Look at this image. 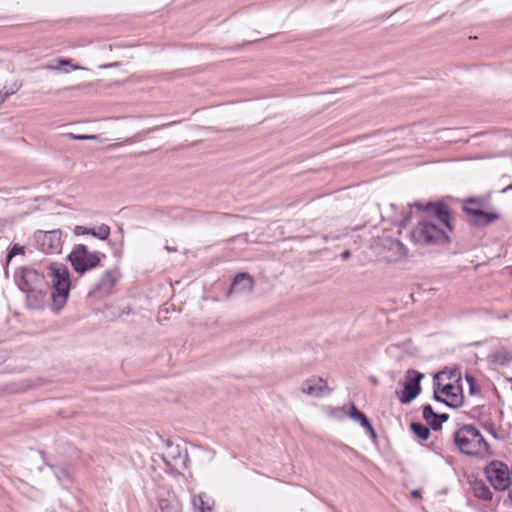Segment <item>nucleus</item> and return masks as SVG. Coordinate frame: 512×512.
I'll return each instance as SVG.
<instances>
[{
  "label": "nucleus",
  "instance_id": "obj_43",
  "mask_svg": "<svg viewBox=\"0 0 512 512\" xmlns=\"http://www.w3.org/2000/svg\"><path fill=\"white\" fill-rule=\"evenodd\" d=\"M8 95L9 93H5L3 96H0V102H4Z\"/></svg>",
  "mask_w": 512,
  "mask_h": 512
},
{
  "label": "nucleus",
  "instance_id": "obj_29",
  "mask_svg": "<svg viewBox=\"0 0 512 512\" xmlns=\"http://www.w3.org/2000/svg\"><path fill=\"white\" fill-rule=\"evenodd\" d=\"M467 205L482 209V207L484 206V200L481 198H468L463 201L462 208L464 209V207Z\"/></svg>",
  "mask_w": 512,
  "mask_h": 512
},
{
  "label": "nucleus",
  "instance_id": "obj_14",
  "mask_svg": "<svg viewBox=\"0 0 512 512\" xmlns=\"http://www.w3.org/2000/svg\"><path fill=\"white\" fill-rule=\"evenodd\" d=\"M26 294V305L30 309H40L44 305L47 287L33 288L23 291Z\"/></svg>",
  "mask_w": 512,
  "mask_h": 512
},
{
  "label": "nucleus",
  "instance_id": "obj_45",
  "mask_svg": "<svg viewBox=\"0 0 512 512\" xmlns=\"http://www.w3.org/2000/svg\"><path fill=\"white\" fill-rule=\"evenodd\" d=\"M371 381H372L374 384H376V383H377V380H376V378H375V377H372V378H371Z\"/></svg>",
  "mask_w": 512,
  "mask_h": 512
},
{
  "label": "nucleus",
  "instance_id": "obj_6",
  "mask_svg": "<svg viewBox=\"0 0 512 512\" xmlns=\"http://www.w3.org/2000/svg\"><path fill=\"white\" fill-rule=\"evenodd\" d=\"M163 459L168 466L180 472L188 468L189 455L186 443L181 440H167L165 450L163 451Z\"/></svg>",
  "mask_w": 512,
  "mask_h": 512
},
{
  "label": "nucleus",
  "instance_id": "obj_12",
  "mask_svg": "<svg viewBox=\"0 0 512 512\" xmlns=\"http://www.w3.org/2000/svg\"><path fill=\"white\" fill-rule=\"evenodd\" d=\"M254 287V280L249 273H239L237 274L227 292V297H231L234 294H249L252 292Z\"/></svg>",
  "mask_w": 512,
  "mask_h": 512
},
{
  "label": "nucleus",
  "instance_id": "obj_33",
  "mask_svg": "<svg viewBox=\"0 0 512 512\" xmlns=\"http://www.w3.org/2000/svg\"><path fill=\"white\" fill-rule=\"evenodd\" d=\"M484 409H485V406L473 407L470 410L469 415L471 418H479L482 415Z\"/></svg>",
  "mask_w": 512,
  "mask_h": 512
},
{
  "label": "nucleus",
  "instance_id": "obj_15",
  "mask_svg": "<svg viewBox=\"0 0 512 512\" xmlns=\"http://www.w3.org/2000/svg\"><path fill=\"white\" fill-rule=\"evenodd\" d=\"M348 415L354 421L358 422L372 438L377 437L376 431L369 418L363 412L358 410L354 404L351 405Z\"/></svg>",
  "mask_w": 512,
  "mask_h": 512
},
{
  "label": "nucleus",
  "instance_id": "obj_34",
  "mask_svg": "<svg viewBox=\"0 0 512 512\" xmlns=\"http://www.w3.org/2000/svg\"><path fill=\"white\" fill-rule=\"evenodd\" d=\"M74 234L77 235V236H79V235H90V228L77 225L74 228Z\"/></svg>",
  "mask_w": 512,
  "mask_h": 512
},
{
  "label": "nucleus",
  "instance_id": "obj_7",
  "mask_svg": "<svg viewBox=\"0 0 512 512\" xmlns=\"http://www.w3.org/2000/svg\"><path fill=\"white\" fill-rule=\"evenodd\" d=\"M424 378V374L416 370L409 369L406 372V381L403 385V390L399 395V401L402 404H407L413 401L421 392L420 382Z\"/></svg>",
  "mask_w": 512,
  "mask_h": 512
},
{
  "label": "nucleus",
  "instance_id": "obj_36",
  "mask_svg": "<svg viewBox=\"0 0 512 512\" xmlns=\"http://www.w3.org/2000/svg\"><path fill=\"white\" fill-rule=\"evenodd\" d=\"M411 214H412V213H411V210H409V211L405 214V216H404L403 220H401V221H400V224H399L401 227H405V226L409 223V221H410V219H411Z\"/></svg>",
  "mask_w": 512,
  "mask_h": 512
},
{
  "label": "nucleus",
  "instance_id": "obj_44",
  "mask_svg": "<svg viewBox=\"0 0 512 512\" xmlns=\"http://www.w3.org/2000/svg\"><path fill=\"white\" fill-rule=\"evenodd\" d=\"M444 372H441V374H443ZM439 375L440 373H437L435 376H434V381H436L438 378H439Z\"/></svg>",
  "mask_w": 512,
  "mask_h": 512
},
{
  "label": "nucleus",
  "instance_id": "obj_28",
  "mask_svg": "<svg viewBox=\"0 0 512 512\" xmlns=\"http://www.w3.org/2000/svg\"><path fill=\"white\" fill-rule=\"evenodd\" d=\"M449 419V414L447 413H441L437 416V422H433L432 424V430L439 431L442 429V425L444 422H446Z\"/></svg>",
  "mask_w": 512,
  "mask_h": 512
},
{
  "label": "nucleus",
  "instance_id": "obj_26",
  "mask_svg": "<svg viewBox=\"0 0 512 512\" xmlns=\"http://www.w3.org/2000/svg\"><path fill=\"white\" fill-rule=\"evenodd\" d=\"M438 413L434 412L431 405L426 404L423 406V418L427 422L428 426L432 429V423L437 422Z\"/></svg>",
  "mask_w": 512,
  "mask_h": 512
},
{
  "label": "nucleus",
  "instance_id": "obj_19",
  "mask_svg": "<svg viewBox=\"0 0 512 512\" xmlns=\"http://www.w3.org/2000/svg\"><path fill=\"white\" fill-rule=\"evenodd\" d=\"M180 504L174 495L168 493L166 497L159 495L158 512H179Z\"/></svg>",
  "mask_w": 512,
  "mask_h": 512
},
{
  "label": "nucleus",
  "instance_id": "obj_1",
  "mask_svg": "<svg viewBox=\"0 0 512 512\" xmlns=\"http://www.w3.org/2000/svg\"><path fill=\"white\" fill-rule=\"evenodd\" d=\"M454 444L465 455L485 458L492 455L491 447L481 432L473 425L458 428L453 434Z\"/></svg>",
  "mask_w": 512,
  "mask_h": 512
},
{
  "label": "nucleus",
  "instance_id": "obj_11",
  "mask_svg": "<svg viewBox=\"0 0 512 512\" xmlns=\"http://www.w3.org/2000/svg\"><path fill=\"white\" fill-rule=\"evenodd\" d=\"M464 213L471 218V223L478 227L487 226L500 218V214L496 212H485L481 208L465 206Z\"/></svg>",
  "mask_w": 512,
  "mask_h": 512
},
{
  "label": "nucleus",
  "instance_id": "obj_40",
  "mask_svg": "<svg viewBox=\"0 0 512 512\" xmlns=\"http://www.w3.org/2000/svg\"><path fill=\"white\" fill-rule=\"evenodd\" d=\"M465 378H466V381L468 382L469 385H471V383H475V380H474L473 376L466 375Z\"/></svg>",
  "mask_w": 512,
  "mask_h": 512
},
{
  "label": "nucleus",
  "instance_id": "obj_47",
  "mask_svg": "<svg viewBox=\"0 0 512 512\" xmlns=\"http://www.w3.org/2000/svg\"><path fill=\"white\" fill-rule=\"evenodd\" d=\"M110 65H101L100 68H106V67H109Z\"/></svg>",
  "mask_w": 512,
  "mask_h": 512
},
{
  "label": "nucleus",
  "instance_id": "obj_46",
  "mask_svg": "<svg viewBox=\"0 0 512 512\" xmlns=\"http://www.w3.org/2000/svg\"><path fill=\"white\" fill-rule=\"evenodd\" d=\"M413 495H414V496H418V495H419V492H418V491H413Z\"/></svg>",
  "mask_w": 512,
  "mask_h": 512
},
{
  "label": "nucleus",
  "instance_id": "obj_4",
  "mask_svg": "<svg viewBox=\"0 0 512 512\" xmlns=\"http://www.w3.org/2000/svg\"><path fill=\"white\" fill-rule=\"evenodd\" d=\"M484 474L494 490H508V498L512 502V470L504 462L492 460L485 466Z\"/></svg>",
  "mask_w": 512,
  "mask_h": 512
},
{
  "label": "nucleus",
  "instance_id": "obj_22",
  "mask_svg": "<svg viewBox=\"0 0 512 512\" xmlns=\"http://www.w3.org/2000/svg\"><path fill=\"white\" fill-rule=\"evenodd\" d=\"M440 384H437V388L434 390L433 399L437 402L443 403L450 408H458L462 405V398H455L452 400L445 399L439 395Z\"/></svg>",
  "mask_w": 512,
  "mask_h": 512
},
{
  "label": "nucleus",
  "instance_id": "obj_2",
  "mask_svg": "<svg viewBox=\"0 0 512 512\" xmlns=\"http://www.w3.org/2000/svg\"><path fill=\"white\" fill-rule=\"evenodd\" d=\"M50 274L52 277L51 298L53 307L58 311L66 304L71 281L70 273L63 264L53 263L50 266Z\"/></svg>",
  "mask_w": 512,
  "mask_h": 512
},
{
  "label": "nucleus",
  "instance_id": "obj_5",
  "mask_svg": "<svg viewBox=\"0 0 512 512\" xmlns=\"http://www.w3.org/2000/svg\"><path fill=\"white\" fill-rule=\"evenodd\" d=\"M105 254L99 252H89L84 244L76 245L68 256L73 269L84 274L86 271L97 267L104 258Z\"/></svg>",
  "mask_w": 512,
  "mask_h": 512
},
{
  "label": "nucleus",
  "instance_id": "obj_8",
  "mask_svg": "<svg viewBox=\"0 0 512 512\" xmlns=\"http://www.w3.org/2000/svg\"><path fill=\"white\" fill-rule=\"evenodd\" d=\"M61 230L37 231L35 233L36 242L44 253H58L62 247Z\"/></svg>",
  "mask_w": 512,
  "mask_h": 512
},
{
  "label": "nucleus",
  "instance_id": "obj_24",
  "mask_svg": "<svg viewBox=\"0 0 512 512\" xmlns=\"http://www.w3.org/2000/svg\"><path fill=\"white\" fill-rule=\"evenodd\" d=\"M198 498L200 502L198 512H212L214 500L204 493H200Z\"/></svg>",
  "mask_w": 512,
  "mask_h": 512
},
{
  "label": "nucleus",
  "instance_id": "obj_3",
  "mask_svg": "<svg viewBox=\"0 0 512 512\" xmlns=\"http://www.w3.org/2000/svg\"><path fill=\"white\" fill-rule=\"evenodd\" d=\"M410 237L419 245H442L451 241L448 231L430 221L419 222L411 231Z\"/></svg>",
  "mask_w": 512,
  "mask_h": 512
},
{
  "label": "nucleus",
  "instance_id": "obj_42",
  "mask_svg": "<svg viewBox=\"0 0 512 512\" xmlns=\"http://www.w3.org/2000/svg\"><path fill=\"white\" fill-rule=\"evenodd\" d=\"M81 88V85H76V86H72V87H65L63 90H73V89H79Z\"/></svg>",
  "mask_w": 512,
  "mask_h": 512
},
{
  "label": "nucleus",
  "instance_id": "obj_41",
  "mask_svg": "<svg viewBox=\"0 0 512 512\" xmlns=\"http://www.w3.org/2000/svg\"><path fill=\"white\" fill-rule=\"evenodd\" d=\"M512 190V183L502 189V193Z\"/></svg>",
  "mask_w": 512,
  "mask_h": 512
},
{
  "label": "nucleus",
  "instance_id": "obj_48",
  "mask_svg": "<svg viewBox=\"0 0 512 512\" xmlns=\"http://www.w3.org/2000/svg\"><path fill=\"white\" fill-rule=\"evenodd\" d=\"M46 512H56V511L53 509H48V510H46Z\"/></svg>",
  "mask_w": 512,
  "mask_h": 512
},
{
  "label": "nucleus",
  "instance_id": "obj_39",
  "mask_svg": "<svg viewBox=\"0 0 512 512\" xmlns=\"http://www.w3.org/2000/svg\"><path fill=\"white\" fill-rule=\"evenodd\" d=\"M44 68H45V69H47V70H51V71H57V70H59V68H58V67L53 66V65H50V64L45 65V66H44Z\"/></svg>",
  "mask_w": 512,
  "mask_h": 512
},
{
  "label": "nucleus",
  "instance_id": "obj_31",
  "mask_svg": "<svg viewBox=\"0 0 512 512\" xmlns=\"http://www.w3.org/2000/svg\"><path fill=\"white\" fill-rule=\"evenodd\" d=\"M59 65L70 66L72 70H85L86 68L71 63V59L59 58L57 60Z\"/></svg>",
  "mask_w": 512,
  "mask_h": 512
},
{
  "label": "nucleus",
  "instance_id": "obj_37",
  "mask_svg": "<svg viewBox=\"0 0 512 512\" xmlns=\"http://www.w3.org/2000/svg\"><path fill=\"white\" fill-rule=\"evenodd\" d=\"M469 391L471 394H474L475 392L479 391V388L476 387L475 383H471V385H469Z\"/></svg>",
  "mask_w": 512,
  "mask_h": 512
},
{
  "label": "nucleus",
  "instance_id": "obj_35",
  "mask_svg": "<svg viewBox=\"0 0 512 512\" xmlns=\"http://www.w3.org/2000/svg\"><path fill=\"white\" fill-rule=\"evenodd\" d=\"M484 428L485 430H487L488 432H490L495 438H497V432H496V428H495V425L493 422H486L484 423Z\"/></svg>",
  "mask_w": 512,
  "mask_h": 512
},
{
  "label": "nucleus",
  "instance_id": "obj_10",
  "mask_svg": "<svg viewBox=\"0 0 512 512\" xmlns=\"http://www.w3.org/2000/svg\"><path fill=\"white\" fill-rule=\"evenodd\" d=\"M18 286L21 291L47 287L45 278L37 270L30 267H24L21 269V278L18 281Z\"/></svg>",
  "mask_w": 512,
  "mask_h": 512
},
{
  "label": "nucleus",
  "instance_id": "obj_27",
  "mask_svg": "<svg viewBox=\"0 0 512 512\" xmlns=\"http://www.w3.org/2000/svg\"><path fill=\"white\" fill-rule=\"evenodd\" d=\"M55 475H56L57 479L59 480V482L64 486H66L67 484H69L71 482V476L64 469H58L57 471H55Z\"/></svg>",
  "mask_w": 512,
  "mask_h": 512
},
{
  "label": "nucleus",
  "instance_id": "obj_25",
  "mask_svg": "<svg viewBox=\"0 0 512 512\" xmlns=\"http://www.w3.org/2000/svg\"><path fill=\"white\" fill-rule=\"evenodd\" d=\"M90 235L100 240H106L110 235V227L106 224H102L97 228H90Z\"/></svg>",
  "mask_w": 512,
  "mask_h": 512
},
{
  "label": "nucleus",
  "instance_id": "obj_16",
  "mask_svg": "<svg viewBox=\"0 0 512 512\" xmlns=\"http://www.w3.org/2000/svg\"><path fill=\"white\" fill-rule=\"evenodd\" d=\"M118 273L116 270L106 271L96 285V290L109 294L117 282Z\"/></svg>",
  "mask_w": 512,
  "mask_h": 512
},
{
  "label": "nucleus",
  "instance_id": "obj_17",
  "mask_svg": "<svg viewBox=\"0 0 512 512\" xmlns=\"http://www.w3.org/2000/svg\"><path fill=\"white\" fill-rule=\"evenodd\" d=\"M488 359L493 364L507 366L512 362V351L501 347L490 353Z\"/></svg>",
  "mask_w": 512,
  "mask_h": 512
},
{
  "label": "nucleus",
  "instance_id": "obj_9",
  "mask_svg": "<svg viewBox=\"0 0 512 512\" xmlns=\"http://www.w3.org/2000/svg\"><path fill=\"white\" fill-rule=\"evenodd\" d=\"M414 206L421 211L434 215L445 226L448 232L453 231L452 215L446 204L442 202L415 203Z\"/></svg>",
  "mask_w": 512,
  "mask_h": 512
},
{
  "label": "nucleus",
  "instance_id": "obj_21",
  "mask_svg": "<svg viewBox=\"0 0 512 512\" xmlns=\"http://www.w3.org/2000/svg\"><path fill=\"white\" fill-rule=\"evenodd\" d=\"M410 429L415 434V436L422 441L428 440L431 435V428L420 422H412L410 424Z\"/></svg>",
  "mask_w": 512,
  "mask_h": 512
},
{
  "label": "nucleus",
  "instance_id": "obj_18",
  "mask_svg": "<svg viewBox=\"0 0 512 512\" xmlns=\"http://www.w3.org/2000/svg\"><path fill=\"white\" fill-rule=\"evenodd\" d=\"M471 489L473 492V495L481 499L483 501H491L493 498V493L490 490V488L482 481L475 479L474 481L470 482Z\"/></svg>",
  "mask_w": 512,
  "mask_h": 512
},
{
  "label": "nucleus",
  "instance_id": "obj_13",
  "mask_svg": "<svg viewBox=\"0 0 512 512\" xmlns=\"http://www.w3.org/2000/svg\"><path fill=\"white\" fill-rule=\"evenodd\" d=\"M301 391L309 396L321 397L325 393H329V388L322 378L312 377L302 383Z\"/></svg>",
  "mask_w": 512,
  "mask_h": 512
},
{
  "label": "nucleus",
  "instance_id": "obj_20",
  "mask_svg": "<svg viewBox=\"0 0 512 512\" xmlns=\"http://www.w3.org/2000/svg\"><path fill=\"white\" fill-rule=\"evenodd\" d=\"M387 242L389 250L394 252V260L402 259L407 256L408 250L401 241L398 239H389Z\"/></svg>",
  "mask_w": 512,
  "mask_h": 512
},
{
  "label": "nucleus",
  "instance_id": "obj_23",
  "mask_svg": "<svg viewBox=\"0 0 512 512\" xmlns=\"http://www.w3.org/2000/svg\"><path fill=\"white\" fill-rule=\"evenodd\" d=\"M460 391H461L460 387L454 386L451 383L444 385L440 389V392L442 394H444L447 398H449V400H452V399H455V398H462L463 399L462 394L459 393Z\"/></svg>",
  "mask_w": 512,
  "mask_h": 512
},
{
  "label": "nucleus",
  "instance_id": "obj_30",
  "mask_svg": "<svg viewBox=\"0 0 512 512\" xmlns=\"http://www.w3.org/2000/svg\"><path fill=\"white\" fill-rule=\"evenodd\" d=\"M24 249L22 246H19L18 244H15L10 251L7 254V261H10L14 256L18 254H23Z\"/></svg>",
  "mask_w": 512,
  "mask_h": 512
},
{
  "label": "nucleus",
  "instance_id": "obj_32",
  "mask_svg": "<svg viewBox=\"0 0 512 512\" xmlns=\"http://www.w3.org/2000/svg\"><path fill=\"white\" fill-rule=\"evenodd\" d=\"M69 137L71 139H75V140H96L97 139L96 135H78V134H73V133H69Z\"/></svg>",
  "mask_w": 512,
  "mask_h": 512
},
{
  "label": "nucleus",
  "instance_id": "obj_38",
  "mask_svg": "<svg viewBox=\"0 0 512 512\" xmlns=\"http://www.w3.org/2000/svg\"><path fill=\"white\" fill-rule=\"evenodd\" d=\"M349 256H350V251H349V250H344V251L341 253V258H342L343 260L348 259V258H349Z\"/></svg>",
  "mask_w": 512,
  "mask_h": 512
}]
</instances>
